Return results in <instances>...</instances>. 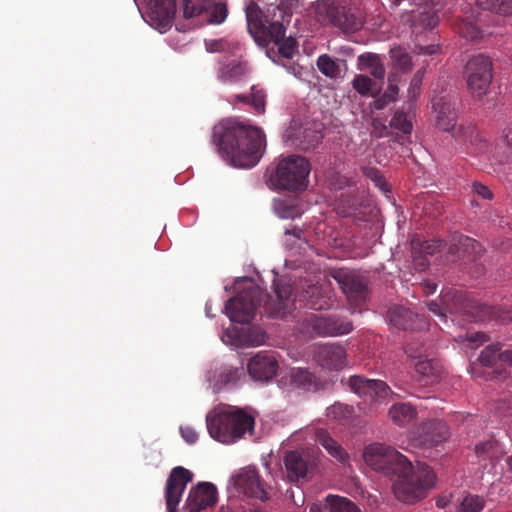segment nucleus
<instances>
[{"label":"nucleus","mask_w":512,"mask_h":512,"mask_svg":"<svg viewBox=\"0 0 512 512\" xmlns=\"http://www.w3.org/2000/svg\"><path fill=\"white\" fill-rule=\"evenodd\" d=\"M456 30L461 37L469 41H477L483 35L479 26L469 18L460 20L456 25Z\"/></svg>","instance_id":"nucleus-42"},{"label":"nucleus","mask_w":512,"mask_h":512,"mask_svg":"<svg viewBox=\"0 0 512 512\" xmlns=\"http://www.w3.org/2000/svg\"><path fill=\"white\" fill-rule=\"evenodd\" d=\"M284 137L301 150L313 149L323 139L322 124L305 122L299 126L291 125Z\"/></svg>","instance_id":"nucleus-14"},{"label":"nucleus","mask_w":512,"mask_h":512,"mask_svg":"<svg viewBox=\"0 0 512 512\" xmlns=\"http://www.w3.org/2000/svg\"><path fill=\"white\" fill-rule=\"evenodd\" d=\"M363 457L369 467L386 475L403 472L408 467V459L404 455L381 443H373L367 446Z\"/></svg>","instance_id":"nucleus-8"},{"label":"nucleus","mask_w":512,"mask_h":512,"mask_svg":"<svg viewBox=\"0 0 512 512\" xmlns=\"http://www.w3.org/2000/svg\"><path fill=\"white\" fill-rule=\"evenodd\" d=\"M473 191L483 199H491L493 196L491 190L487 186L478 182L473 183Z\"/></svg>","instance_id":"nucleus-64"},{"label":"nucleus","mask_w":512,"mask_h":512,"mask_svg":"<svg viewBox=\"0 0 512 512\" xmlns=\"http://www.w3.org/2000/svg\"><path fill=\"white\" fill-rule=\"evenodd\" d=\"M348 386L360 397H368L371 400H384L389 395H394L384 381L366 379L358 375L351 376L348 379Z\"/></svg>","instance_id":"nucleus-16"},{"label":"nucleus","mask_w":512,"mask_h":512,"mask_svg":"<svg viewBox=\"0 0 512 512\" xmlns=\"http://www.w3.org/2000/svg\"><path fill=\"white\" fill-rule=\"evenodd\" d=\"M397 82H398L397 74L391 73L388 76V87L385 92H387L394 99H396L398 92H399Z\"/></svg>","instance_id":"nucleus-61"},{"label":"nucleus","mask_w":512,"mask_h":512,"mask_svg":"<svg viewBox=\"0 0 512 512\" xmlns=\"http://www.w3.org/2000/svg\"><path fill=\"white\" fill-rule=\"evenodd\" d=\"M389 53L396 69L403 73H408L413 69L412 57L405 48L393 47Z\"/></svg>","instance_id":"nucleus-37"},{"label":"nucleus","mask_w":512,"mask_h":512,"mask_svg":"<svg viewBox=\"0 0 512 512\" xmlns=\"http://www.w3.org/2000/svg\"><path fill=\"white\" fill-rule=\"evenodd\" d=\"M485 506V500L479 495L468 494L460 502L461 512H481Z\"/></svg>","instance_id":"nucleus-52"},{"label":"nucleus","mask_w":512,"mask_h":512,"mask_svg":"<svg viewBox=\"0 0 512 512\" xmlns=\"http://www.w3.org/2000/svg\"><path fill=\"white\" fill-rule=\"evenodd\" d=\"M242 375L243 369L226 367L219 373L216 386L221 388L226 385L235 384Z\"/></svg>","instance_id":"nucleus-50"},{"label":"nucleus","mask_w":512,"mask_h":512,"mask_svg":"<svg viewBox=\"0 0 512 512\" xmlns=\"http://www.w3.org/2000/svg\"><path fill=\"white\" fill-rule=\"evenodd\" d=\"M459 245L462 251V257H468L473 262H477L484 251L478 241L464 235H459Z\"/></svg>","instance_id":"nucleus-36"},{"label":"nucleus","mask_w":512,"mask_h":512,"mask_svg":"<svg viewBox=\"0 0 512 512\" xmlns=\"http://www.w3.org/2000/svg\"><path fill=\"white\" fill-rule=\"evenodd\" d=\"M346 351L339 344H324L316 347L314 361L322 368L340 370L346 365Z\"/></svg>","instance_id":"nucleus-19"},{"label":"nucleus","mask_w":512,"mask_h":512,"mask_svg":"<svg viewBox=\"0 0 512 512\" xmlns=\"http://www.w3.org/2000/svg\"><path fill=\"white\" fill-rule=\"evenodd\" d=\"M423 77L424 71L420 69L414 74L413 78L411 79L410 86L408 88V98L410 102L415 101L416 98L419 96Z\"/></svg>","instance_id":"nucleus-54"},{"label":"nucleus","mask_w":512,"mask_h":512,"mask_svg":"<svg viewBox=\"0 0 512 512\" xmlns=\"http://www.w3.org/2000/svg\"><path fill=\"white\" fill-rule=\"evenodd\" d=\"M476 4L481 10L503 16L512 15V0H477Z\"/></svg>","instance_id":"nucleus-39"},{"label":"nucleus","mask_w":512,"mask_h":512,"mask_svg":"<svg viewBox=\"0 0 512 512\" xmlns=\"http://www.w3.org/2000/svg\"><path fill=\"white\" fill-rule=\"evenodd\" d=\"M348 386L360 397H368L371 400H384L389 395H394L384 381L366 379L358 375L351 376L348 379Z\"/></svg>","instance_id":"nucleus-17"},{"label":"nucleus","mask_w":512,"mask_h":512,"mask_svg":"<svg viewBox=\"0 0 512 512\" xmlns=\"http://www.w3.org/2000/svg\"><path fill=\"white\" fill-rule=\"evenodd\" d=\"M312 7L317 21L326 25L331 24L338 6H335L331 0H317Z\"/></svg>","instance_id":"nucleus-38"},{"label":"nucleus","mask_w":512,"mask_h":512,"mask_svg":"<svg viewBox=\"0 0 512 512\" xmlns=\"http://www.w3.org/2000/svg\"><path fill=\"white\" fill-rule=\"evenodd\" d=\"M397 481L393 484L396 498L405 503H415L424 497L435 485L436 476L426 464L418 463L416 468L408 460V467L403 472H396Z\"/></svg>","instance_id":"nucleus-5"},{"label":"nucleus","mask_w":512,"mask_h":512,"mask_svg":"<svg viewBox=\"0 0 512 512\" xmlns=\"http://www.w3.org/2000/svg\"><path fill=\"white\" fill-rule=\"evenodd\" d=\"M354 412L352 406L343 403H335L327 408L326 415L328 418L335 420H347Z\"/></svg>","instance_id":"nucleus-51"},{"label":"nucleus","mask_w":512,"mask_h":512,"mask_svg":"<svg viewBox=\"0 0 512 512\" xmlns=\"http://www.w3.org/2000/svg\"><path fill=\"white\" fill-rule=\"evenodd\" d=\"M330 185L335 190H338V189H342L345 186H349L350 185V180L347 177H345V176H341L339 174H336V175H334L331 178Z\"/></svg>","instance_id":"nucleus-63"},{"label":"nucleus","mask_w":512,"mask_h":512,"mask_svg":"<svg viewBox=\"0 0 512 512\" xmlns=\"http://www.w3.org/2000/svg\"><path fill=\"white\" fill-rule=\"evenodd\" d=\"M332 278L338 283L347 299L358 304L366 299L368 282L364 276L350 269L340 268L334 270Z\"/></svg>","instance_id":"nucleus-11"},{"label":"nucleus","mask_w":512,"mask_h":512,"mask_svg":"<svg viewBox=\"0 0 512 512\" xmlns=\"http://www.w3.org/2000/svg\"><path fill=\"white\" fill-rule=\"evenodd\" d=\"M502 347L500 344H492L487 346L479 356V361L484 366H493L498 361L501 362Z\"/></svg>","instance_id":"nucleus-46"},{"label":"nucleus","mask_w":512,"mask_h":512,"mask_svg":"<svg viewBox=\"0 0 512 512\" xmlns=\"http://www.w3.org/2000/svg\"><path fill=\"white\" fill-rule=\"evenodd\" d=\"M192 479L193 473L182 466L174 467L171 470L165 488V501L168 512H177V507L186 486Z\"/></svg>","instance_id":"nucleus-13"},{"label":"nucleus","mask_w":512,"mask_h":512,"mask_svg":"<svg viewBox=\"0 0 512 512\" xmlns=\"http://www.w3.org/2000/svg\"><path fill=\"white\" fill-rule=\"evenodd\" d=\"M465 313L474 321L496 319L504 323L512 322V305L509 307H496L484 303L470 302L465 307Z\"/></svg>","instance_id":"nucleus-21"},{"label":"nucleus","mask_w":512,"mask_h":512,"mask_svg":"<svg viewBox=\"0 0 512 512\" xmlns=\"http://www.w3.org/2000/svg\"><path fill=\"white\" fill-rule=\"evenodd\" d=\"M418 415L415 406L408 402H397L388 410L389 419L399 427H405L412 423Z\"/></svg>","instance_id":"nucleus-28"},{"label":"nucleus","mask_w":512,"mask_h":512,"mask_svg":"<svg viewBox=\"0 0 512 512\" xmlns=\"http://www.w3.org/2000/svg\"><path fill=\"white\" fill-rule=\"evenodd\" d=\"M248 343L252 346L262 345L266 340V334L256 328L249 330Z\"/></svg>","instance_id":"nucleus-58"},{"label":"nucleus","mask_w":512,"mask_h":512,"mask_svg":"<svg viewBox=\"0 0 512 512\" xmlns=\"http://www.w3.org/2000/svg\"><path fill=\"white\" fill-rule=\"evenodd\" d=\"M304 325L308 332L317 336H331L329 315L312 314L305 318Z\"/></svg>","instance_id":"nucleus-33"},{"label":"nucleus","mask_w":512,"mask_h":512,"mask_svg":"<svg viewBox=\"0 0 512 512\" xmlns=\"http://www.w3.org/2000/svg\"><path fill=\"white\" fill-rule=\"evenodd\" d=\"M364 21L362 16L351 8L338 6L334 12L331 24L345 33L358 31Z\"/></svg>","instance_id":"nucleus-24"},{"label":"nucleus","mask_w":512,"mask_h":512,"mask_svg":"<svg viewBox=\"0 0 512 512\" xmlns=\"http://www.w3.org/2000/svg\"><path fill=\"white\" fill-rule=\"evenodd\" d=\"M316 65L318 70L328 78H337L341 73L338 60L333 59L327 54H322L317 58Z\"/></svg>","instance_id":"nucleus-40"},{"label":"nucleus","mask_w":512,"mask_h":512,"mask_svg":"<svg viewBox=\"0 0 512 512\" xmlns=\"http://www.w3.org/2000/svg\"><path fill=\"white\" fill-rule=\"evenodd\" d=\"M488 341V336L483 332H467L462 342H467V346L476 349Z\"/></svg>","instance_id":"nucleus-55"},{"label":"nucleus","mask_w":512,"mask_h":512,"mask_svg":"<svg viewBox=\"0 0 512 512\" xmlns=\"http://www.w3.org/2000/svg\"><path fill=\"white\" fill-rule=\"evenodd\" d=\"M279 53L285 58H292L295 48L296 40L292 37L283 38L278 44Z\"/></svg>","instance_id":"nucleus-56"},{"label":"nucleus","mask_w":512,"mask_h":512,"mask_svg":"<svg viewBox=\"0 0 512 512\" xmlns=\"http://www.w3.org/2000/svg\"><path fill=\"white\" fill-rule=\"evenodd\" d=\"M210 0H184L185 18H193L205 13Z\"/></svg>","instance_id":"nucleus-49"},{"label":"nucleus","mask_w":512,"mask_h":512,"mask_svg":"<svg viewBox=\"0 0 512 512\" xmlns=\"http://www.w3.org/2000/svg\"><path fill=\"white\" fill-rule=\"evenodd\" d=\"M359 201L354 195L341 194L336 205L337 213L343 217L355 215Z\"/></svg>","instance_id":"nucleus-43"},{"label":"nucleus","mask_w":512,"mask_h":512,"mask_svg":"<svg viewBox=\"0 0 512 512\" xmlns=\"http://www.w3.org/2000/svg\"><path fill=\"white\" fill-rule=\"evenodd\" d=\"M387 317L390 323L402 330L411 329L413 327V313L399 305H394L389 308L387 312Z\"/></svg>","instance_id":"nucleus-29"},{"label":"nucleus","mask_w":512,"mask_h":512,"mask_svg":"<svg viewBox=\"0 0 512 512\" xmlns=\"http://www.w3.org/2000/svg\"><path fill=\"white\" fill-rule=\"evenodd\" d=\"M393 97H391L387 92H384L381 96L377 97L374 100V108L377 110L384 109L391 102L395 101Z\"/></svg>","instance_id":"nucleus-62"},{"label":"nucleus","mask_w":512,"mask_h":512,"mask_svg":"<svg viewBox=\"0 0 512 512\" xmlns=\"http://www.w3.org/2000/svg\"><path fill=\"white\" fill-rule=\"evenodd\" d=\"M439 17L431 9H425L413 16L412 26L414 29H432L437 26Z\"/></svg>","instance_id":"nucleus-41"},{"label":"nucleus","mask_w":512,"mask_h":512,"mask_svg":"<svg viewBox=\"0 0 512 512\" xmlns=\"http://www.w3.org/2000/svg\"><path fill=\"white\" fill-rule=\"evenodd\" d=\"M390 127L403 132L404 134H410L413 129L411 120L403 110H397L390 120Z\"/></svg>","instance_id":"nucleus-48"},{"label":"nucleus","mask_w":512,"mask_h":512,"mask_svg":"<svg viewBox=\"0 0 512 512\" xmlns=\"http://www.w3.org/2000/svg\"><path fill=\"white\" fill-rule=\"evenodd\" d=\"M450 436L447 424L439 419L421 422L410 432L413 446L423 451L432 450L442 445Z\"/></svg>","instance_id":"nucleus-10"},{"label":"nucleus","mask_w":512,"mask_h":512,"mask_svg":"<svg viewBox=\"0 0 512 512\" xmlns=\"http://www.w3.org/2000/svg\"><path fill=\"white\" fill-rule=\"evenodd\" d=\"M207 429L210 436L224 444L234 443L245 433L252 432L255 417L251 411L233 408L206 417Z\"/></svg>","instance_id":"nucleus-4"},{"label":"nucleus","mask_w":512,"mask_h":512,"mask_svg":"<svg viewBox=\"0 0 512 512\" xmlns=\"http://www.w3.org/2000/svg\"><path fill=\"white\" fill-rule=\"evenodd\" d=\"M412 346H408L407 353L416 359L413 366L415 371L422 377H426L428 379H434L437 377L439 369L437 363L433 359H428L427 357L423 358L421 355L413 354Z\"/></svg>","instance_id":"nucleus-32"},{"label":"nucleus","mask_w":512,"mask_h":512,"mask_svg":"<svg viewBox=\"0 0 512 512\" xmlns=\"http://www.w3.org/2000/svg\"><path fill=\"white\" fill-rule=\"evenodd\" d=\"M289 383L295 389L317 391L321 384L318 378L307 368H292L289 372Z\"/></svg>","instance_id":"nucleus-26"},{"label":"nucleus","mask_w":512,"mask_h":512,"mask_svg":"<svg viewBox=\"0 0 512 512\" xmlns=\"http://www.w3.org/2000/svg\"><path fill=\"white\" fill-rule=\"evenodd\" d=\"M432 107L436 113L435 118L437 128L442 131L450 132L456 141L473 146V153L475 154L485 151L487 144L480 138L474 125H456V102L452 97L441 96L434 98L432 101Z\"/></svg>","instance_id":"nucleus-3"},{"label":"nucleus","mask_w":512,"mask_h":512,"mask_svg":"<svg viewBox=\"0 0 512 512\" xmlns=\"http://www.w3.org/2000/svg\"><path fill=\"white\" fill-rule=\"evenodd\" d=\"M278 361L272 352L261 351L247 365L249 375L257 381H269L278 370Z\"/></svg>","instance_id":"nucleus-18"},{"label":"nucleus","mask_w":512,"mask_h":512,"mask_svg":"<svg viewBox=\"0 0 512 512\" xmlns=\"http://www.w3.org/2000/svg\"><path fill=\"white\" fill-rule=\"evenodd\" d=\"M301 297L313 310H325L331 307L329 292L317 284L308 285Z\"/></svg>","instance_id":"nucleus-27"},{"label":"nucleus","mask_w":512,"mask_h":512,"mask_svg":"<svg viewBox=\"0 0 512 512\" xmlns=\"http://www.w3.org/2000/svg\"><path fill=\"white\" fill-rule=\"evenodd\" d=\"M492 70L491 59L482 54L472 57L466 63L464 75L473 97L480 99L488 93L493 79Z\"/></svg>","instance_id":"nucleus-9"},{"label":"nucleus","mask_w":512,"mask_h":512,"mask_svg":"<svg viewBox=\"0 0 512 512\" xmlns=\"http://www.w3.org/2000/svg\"><path fill=\"white\" fill-rule=\"evenodd\" d=\"M352 86L361 96L376 97L381 90V87L376 81H373L369 76L363 74L354 77Z\"/></svg>","instance_id":"nucleus-35"},{"label":"nucleus","mask_w":512,"mask_h":512,"mask_svg":"<svg viewBox=\"0 0 512 512\" xmlns=\"http://www.w3.org/2000/svg\"><path fill=\"white\" fill-rule=\"evenodd\" d=\"M329 324L331 336L348 334L353 330L352 322L338 315H329Z\"/></svg>","instance_id":"nucleus-47"},{"label":"nucleus","mask_w":512,"mask_h":512,"mask_svg":"<svg viewBox=\"0 0 512 512\" xmlns=\"http://www.w3.org/2000/svg\"><path fill=\"white\" fill-rule=\"evenodd\" d=\"M310 171V162L305 157L289 155L278 161L269 180L277 189L300 192L308 186Z\"/></svg>","instance_id":"nucleus-7"},{"label":"nucleus","mask_w":512,"mask_h":512,"mask_svg":"<svg viewBox=\"0 0 512 512\" xmlns=\"http://www.w3.org/2000/svg\"><path fill=\"white\" fill-rule=\"evenodd\" d=\"M474 451L476 456L480 459L498 460L500 457L498 442L495 440H488L476 444Z\"/></svg>","instance_id":"nucleus-44"},{"label":"nucleus","mask_w":512,"mask_h":512,"mask_svg":"<svg viewBox=\"0 0 512 512\" xmlns=\"http://www.w3.org/2000/svg\"><path fill=\"white\" fill-rule=\"evenodd\" d=\"M316 441L321 445L332 457L340 462L346 461L348 458L345 450L334 439L331 438L329 433L325 430H318L316 432Z\"/></svg>","instance_id":"nucleus-30"},{"label":"nucleus","mask_w":512,"mask_h":512,"mask_svg":"<svg viewBox=\"0 0 512 512\" xmlns=\"http://www.w3.org/2000/svg\"><path fill=\"white\" fill-rule=\"evenodd\" d=\"M180 433L188 444H194L198 440L197 432L190 426L181 427Z\"/></svg>","instance_id":"nucleus-60"},{"label":"nucleus","mask_w":512,"mask_h":512,"mask_svg":"<svg viewBox=\"0 0 512 512\" xmlns=\"http://www.w3.org/2000/svg\"><path fill=\"white\" fill-rule=\"evenodd\" d=\"M207 22L210 24H221L223 23L228 15V9L225 3L217 2L209 5L205 11Z\"/></svg>","instance_id":"nucleus-45"},{"label":"nucleus","mask_w":512,"mask_h":512,"mask_svg":"<svg viewBox=\"0 0 512 512\" xmlns=\"http://www.w3.org/2000/svg\"><path fill=\"white\" fill-rule=\"evenodd\" d=\"M443 247L441 240H421L420 238H413L411 241V249L413 261L415 265L425 270L429 266L427 256H432L438 253Z\"/></svg>","instance_id":"nucleus-23"},{"label":"nucleus","mask_w":512,"mask_h":512,"mask_svg":"<svg viewBox=\"0 0 512 512\" xmlns=\"http://www.w3.org/2000/svg\"><path fill=\"white\" fill-rule=\"evenodd\" d=\"M236 488L246 496L266 501L269 499L268 492L255 467H245L234 480Z\"/></svg>","instance_id":"nucleus-15"},{"label":"nucleus","mask_w":512,"mask_h":512,"mask_svg":"<svg viewBox=\"0 0 512 512\" xmlns=\"http://www.w3.org/2000/svg\"><path fill=\"white\" fill-rule=\"evenodd\" d=\"M212 142L221 157L236 168H252L261 159L265 135L255 126L229 118L213 128Z\"/></svg>","instance_id":"nucleus-1"},{"label":"nucleus","mask_w":512,"mask_h":512,"mask_svg":"<svg viewBox=\"0 0 512 512\" xmlns=\"http://www.w3.org/2000/svg\"><path fill=\"white\" fill-rule=\"evenodd\" d=\"M286 478L290 482L307 481L316 465L315 458L306 451H286L283 456Z\"/></svg>","instance_id":"nucleus-12"},{"label":"nucleus","mask_w":512,"mask_h":512,"mask_svg":"<svg viewBox=\"0 0 512 512\" xmlns=\"http://www.w3.org/2000/svg\"><path fill=\"white\" fill-rule=\"evenodd\" d=\"M235 101L250 104L257 113L261 114L265 111L266 93L263 89L252 86L249 96L242 94L236 95Z\"/></svg>","instance_id":"nucleus-34"},{"label":"nucleus","mask_w":512,"mask_h":512,"mask_svg":"<svg viewBox=\"0 0 512 512\" xmlns=\"http://www.w3.org/2000/svg\"><path fill=\"white\" fill-rule=\"evenodd\" d=\"M150 18L160 32L168 30L176 12L175 0H150Z\"/></svg>","instance_id":"nucleus-22"},{"label":"nucleus","mask_w":512,"mask_h":512,"mask_svg":"<svg viewBox=\"0 0 512 512\" xmlns=\"http://www.w3.org/2000/svg\"><path fill=\"white\" fill-rule=\"evenodd\" d=\"M272 10L273 17L270 18V9L267 10V14H263L255 2H251L246 8L249 33L259 44H278L285 36L284 12L278 6Z\"/></svg>","instance_id":"nucleus-6"},{"label":"nucleus","mask_w":512,"mask_h":512,"mask_svg":"<svg viewBox=\"0 0 512 512\" xmlns=\"http://www.w3.org/2000/svg\"><path fill=\"white\" fill-rule=\"evenodd\" d=\"M216 500V487L209 482H202L190 489L185 507L188 512H200L214 505Z\"/></svg>","instance_id":"nucleus-20"},{"label":"nucleus","mask_w":512,"mask_h":512,"mask_svg":"<svg viewBox=\"0 0 512 512\" xmlns=\"http://www.w3.org/2000/svg\"><path fill=\"white\" fill-rule=\"evenodd\" d=\"M358 62L361 69H369L370 74L376 80H383L386 70L382 62V59L378 54H362L358 57Z\"/></svg>","instance_id":"nucleus-31"},{"label":"nucleus","mask_w":512,"mask_h":512,"mask_svg":"<svg viewBox=\"0 0 512 512\" xmlns=\"http://www.w3.org/2000/svg\"><path fill=\"white\" fill-rule=\"evenodd\" d=\"M263 300L265 312L273 318H283L295 309L293 288L280 279L274 281V296L265 294L257 286H250L226 302L225 313L232 322L249 323Z\"/></svg>","instance_id":"nucleus-2"},{"label":"nucleus","mask_w":512,"mask_h":512,"mask_svg":"<svg viewBox=\"0 0 512 512\" xmlns=\"http://www.w3.org/2000/svg\"><path fill=\"white\" fill-rule=\"evenodd\" d=\"M329 512H350L353 502L346 497L329 495L327 497Z\"/></svg>","instance_id":"nucleus-53"},{"label":"nucleus","mask_w":512,"mask_h":512,"mask_svg":"<svg viewBox=\"0 0 512 512\" xmlns=\"http://www.w3.org/2000/svg\"><path fill=\"white\" fill-rule=\"evenodd\" d=\"M300 211L293 205H281L279 207V216L284 219H294L300 216Z\"/></svg>","instance_id":"nucleus-59"},{"label":"nucleus","mask_w":512,"mask_h":512,"mask_svg":"<svg viewBox=\"0 0 512 512\" xmlns=\"http://www.w3.org/2000/svg\"><path fill=\"white\" fill-rule=\"evenodd\" d=\"M285 236V245L288 248H293L297 241H301L303 239V230L294 226L292 229H286Z\"/></svg>","instance_id":"nucleus-57"},{"label":"nucleus","mask_w":512,"mask_h":512,"mask_svg":"<svg viewBox=\"0 0 512 512\" xmlns=\"http://www.w3.org/2000/svg\"><path fill=\"white\" fill-rule=\"evenodd\" d=\"M249 73L247 62L231 60L220 65L217 76L223 83H236L242 81Z\"/></svg>","instance_id":"nucleus-25"}]
</instances>
